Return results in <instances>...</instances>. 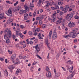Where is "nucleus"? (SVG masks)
<instances>
[{"instance_id": "0eeeda50", "label": "nucleus", "mask_w": 79, "mask_h": 79, "mask_svg": "<svg viewBox=\"0 0 79 79\" xmlns=\"http://www.w3.org/2000/svg\"><path fill=\"white\" fill-rule=\"evenodd\" d=\"M16 58V55L15 54H14L11 56L10 58V60H12V61H13V60H15Z\"/></svg>"}, {"instance_id": "1a4fd4ad", "label": "nucleus", "mask_w": 79, "mask_h": 79, "mask_svg": "<svg viewBox=\"0 0 79 79\" xmlns=\"http://www.w3.org/2000/svg\"><path fill=\"white\" fill-rule=\"evenodd\" d=\"M57 38V34L56 32H54L52 35V39L53 40L56 39Z\"/></svg>"}, {"instance_id": "603ef678", "label": "nucleus", "mask_w": 79, "mask_h": 79, "mask_svg": "<svg viewBox=\"0 0 79 79\" xmlns=\"http://www.w3.org/2000/svg\"><path fill=\"white\" fill-rule=\"evenodd\" d=\"M45 26H46V25L45 24H44L42 26V27L43 28V29H44V28L45 27Z\"/></svg>"}, {"instance_id": "72a5a7b5", "label": "nucleus", "mask_w": 79, "mask_h": 79, "mask_svg": "<svg viewBox=\"0 0 79 79\" xmlns=\"http://www.w3.org/2000/svg\"><path fill=\"white\" fill-rule=\"evenodd\" d=\"M62 24L64 27H65V23H64V22H62Z\"/></svg>"}, {"instance_id": "e2e57ef3", "label": "nucleus", "mask_w": 79, "mask_h": 79, "mask_svg": "<svg viewBox=\"0 0 79 79\" xmlns=\"http://www.w3.org/2000/svg\"><path fill=\"white\" fill-rule=\"evenodd\" d=\"M24 19L25 20H27V17L26 16H24Z\"/></svg>"}, {"instance_id": "c85d7f7f", "label": "nucleus", "mask_w": 79, "mask_h": 79, "mask_svg": "<svg viewBox=\"0 0 79 79\" xmlns=\"http://www.w3.org/2000/svg\"><path fill=\"white\" fill-rule=\"evenodd\" d=\"M28 34L29 35H32V32L31 31H30L28 32Z\"/></svg>"}, {"instance_id": "58836bf2", "label": "nucleus", "mask_w": 79, "mask_h": 79, "mask_svg": "<svg viewBox=\"0 0 79 79\" xmlns=\"http://www.w3.org/2000/svg\"><path fill=\"white\" fill-rule=\"evenodd\" d=\"M16 31L19 32H21V30H20V28H18L17 30Z\"/></svg>"}, {"instance_id": "5701e85b", "label": "nucleus", "mask_w": 79, "mask_h": 79, "mask_svg": "<svg viewBox=\"0 0 79 79\" xmlns=\"http://www.w3.org/2000/svg\"><path fill=\"white\" fill-rule=\"evenodd\" d=\"M19 35L20 37H21L22 39H23V36H24L22 35V34L20 32L19 33Z\"/></svg>"}, {"instance_id": "2eb2a0df", "label": "nucleus", "mask_w": 79, "mask_h": 79, "mask_svg": "<svg viewBox=\"0 0 79 79\" xmlns=\"http://www.w3.org/2000/svg\"><path fill=\"white\" fill-rule=\"evenodd\" d=\"M52 31H50L49 34L48 35V37L49 39H51V37H52Z\"/></svg>"}, {"instance_id": "c756f323", "label": "nucleus", "mask_w": 79, "mask_h": 79, "mask_svg": "<svg viewBox=\"0 0 79 79\" xmlns=\"http://www.w3.org/2000/svg\"><path fill=\"white\" fill-rule=\"evenodd\" d=\"M45 15H42L40 17V19H43V18H44V17H45Z\"/></svg>"}, {"instance_id": "864d4df0", "label": "nucleus", "mask_w": 79, "mask_h": 79, "mask_svg": "<svg viewBox=\"0 0 79 79\" xmlns=\"http://www.w3.org/2000/svg\"><path fill=\"white\" fill-rule=\"evenodd\" d=\"M36 56H37V57H38V58L40 59H42V58L41 57L39 56V55H38V54L36 55Z\"/></svg>"}, {"instance_id": "49530a36", "label": "nucleus", "mask_w": 79, "mask_h": 79, "mask_svg": "<svg viewBox=\"0 0 79 79\" xmlns=\"http://www.w3.org/2000/svg\"><path fill=\"white\" fill-rule=\"evenodd\" d=\"M8 52L10 55H11V54H12V51H10V50H8Z\"/></svg>"}, {"instance_id": "2f4dec72", "label": "nucleus", "mask_w": 79, "mask_h": 79, "mask_svg": "<svg viewBox=\"0 0 79 79\" xmlns=\"http://www.w3.org/2000/svg\"><path fill=\"white\" fill-rule=\"evenodd\" d=\"M69 6L68 5H66L65 6V9L66 10H67V11L68 10V9H69Z\"/></svg>"}, {"instance_id": "de8ad7c7", "label": "nucleus", "mask_w": 79, "mask_h": 79, "mask_svg": "<svg viewBox=\"0 0 79 79\" xmlns=\"http://www.w3.org/2000/svg\"><path fill=\"white\" fill-rule=\"evenodd\" d=\"M39 24H42V20H40L39 22Z\"/></svg>"}, {"instance_id": "7c9ffc66", "label": "nucleus", "mask_w": 79, "mask_h": 79, "mask_svg": "<svg viewBox=\"0 0 79 79\" xmlns=\"http://www.w3.org/2000/svg\"><path fill=\"white\" fill-rule=\"evenodd\" d=\"M52 18L54 19H55V17H56V15L55 14H54L52 15Z\"/></svg>"}, {"instance_id": "6e6d98bb", "label": "nucleus", "mask_w": 79, "mask_h": 79, "mask_svg": "<svg viewBox=\"0 0 79 79\" xmlns=\"http://www.w3.org/2000/svg\"><path fill=\"white\" fill-rule=\"evenodd\" d=\"M58 19H59V20H60V21H61V20H62V19H63V18L62 17L58 18Z\"/></svg>"}, {"instance_id": "9b49d317", "label": "nucleus", "mask_w": 79, "mask_h": 79, "mask_svg": "<svg viewBox=\"0 0 79 79\" xmlns=\"http://www.w3.org/2000/svg\"><path fill=\"white\" fill-rule=\"evenodd\" d=\"M27 12L26 10H21L19 12V14L20 15H23L24 13H26Z\"/></svg>"}, {"instance_id": "6ab92c4d", "label": "nucleus", "mask_w": 79, "mask_h": 79, "mask_svg": "<svg viewBox=\"0 0 79 79\" xmlns=\"http://www.w3.org/2000/svg\"><path fill=\"white\" fill-rule=\"evenodd\" d=\"M61 23V21L58 20H57L56 22V24H60Z\"/></svg>"}, {"instance_id": "cd10ccee", "label": "nucleus", "mask_w": 79, "mask_h": 79, "mask_svg": "<svg viewBox=\"0 0 79 79\" xmlns=\"http://www.w3.org/2000/svg\"><path fill=\"white\" fill-rule=\"evenodd\" d=\"M21 69H18L17 70L16 73H20V72H21Z\"/></svg>"}, {"instance_id": "f03ea898", "label": "nucleus", "mask_w": 79, "mask_h": 79, "mask_svg": "<svg viewBox=\"0 0 79 79\" xmlns=\"http://www.w3.org/2000/svg\"><path fill=\"white\" fill-rule=\"evenodd\" d=\"M6 14L9 17H11L13 16L12 14V11L10 9H9V10H8V11L5 12Z\"/></svg>"}, {"instance_id": "69168bd1", "label": "nucleus", "mask_w": 79, "mask_h": 79, "mask_svg": "<svg viewBox=\"0 0 79 79\" xmlns=\"http://www.w3.org/2000/svg\"><path fill=\"white\" fill-rule=\"evenodd\" d=\"M40 19V18L39 17H36V20H37V21L39 20Z\"/></svg>"}, {"instance_id": "ea45409f", "label": "nucleus", "mask_w": 79, "mask_h": 79, "mask_svg": "<svg viewBox=\"0 0 79 79\" xmlns=\"http://www.w3.org/2000/svg\"><path fill=\"white\" fill-rule=\"evenodd\" d=\"M17 4H18V1H17L16 3L14 4V5L15 6L17 5Z\"/></svg>"}, {"instance_id": "338daca9", "label": "nucleus", "mask_w": 79, "mask_h": 79, "mask_svg": "<svg viewBox=\"0 0 79 79\" xmlns=\"http://www.w3.org/2000/svg\"><path fill=\"white\" fill-rule=\"evenodd\" d=\"M70 7V8H74L75 7V5H73V6H71Z\"/></svg>"}, {"instance_id": "c03bdc74", "label": "nucleus", "mask_w": 79, "mask_h": 79, "mask_svg": "<svg viewBox=\"0 0 79 79\" xmlns=\"http://www.w3.org/2000/svg\"><path fill=\"white\" fill-rule=\"evenodd\" d=\"M75 18L76 19H79V16H77V15H76L75 16Z\"/></svg>"}, {"instance_id": "79ce46f5", "label": "nucleus", "mask_w": 79, "mask_h": 79, "mask_svg": "<svg viewBox=\"0 0 79 79\" xmlns=\"http://www.w3.org/2000/svg\"><path fill=\"white\" fill-rule=\"evenodd\" d=\"M71 63L70 64H73V62H71V60H70L68 61L67 62V63Z\"/></svg>"}, {"instance_id": "39448f33", "label": "nucleus", "mask_w": 79, "mask_h": 79, "mask_svg": "<svg viewBox=\"0 0 79 79\" xmlns=\"http://www.w3.org/2000/svg\"><path fill=\"white\" fill-rule=\"evenodd\" d=\"M73 34H74V32H71V33H70L69 34V35H64L63 37H64V38H66V39H68V37H73Z\"/></svg>"}, {"instance_id": "6e6552de", "label": "nucleus", "mask_w": 79, "mask_h": 79, "mask_svg": "<svg viewBox=\"0 0 79 79\" xmlns=\"http://www.w3.org/2000/svg\"><path fill=\"white\" fill-rule=\"evenodd\" d=\"M68 26L70 27H74V26H75V24L73 22L71 23V22H70L69 23Z\"/></svg>"}, {"instance_id": "8fccbe9b", "label": "nucleus", "mask_w": 79, "mask_h": 79, "mask_svg": "<svg viewBox=\"0 0 79 79\" xmlns=\"http://www.w3.org/2000/svg\"><path fill=\"white\" fill-rule=\"evenodd\" d=\"M19 10V7H18L17 9H16V11H18Z\"/></svg>"}, {"instance_id": "f3484780", "label": "nucleus", "mask_w": 79, "mask_h": 79, "mask_svg": "<svg viewBox=\"0 0 79 79\" xmlns=\"http://www.w3.org/2000/svg\"><path fill=\"white\" fill-rule=\"evenodd\" d=\"M34 5L33 4H31V3H30V9L31 10H33L32 8H34Z\"/></svg>"}, {"instance_id": "a211bd4d", "label": "nucleus", "mask_w": 79, "mask_h": 79, "mask_svg": "<svg viewBox=\"0 0 79 79\" xmlns=\"http://www.w3.org/2000/svg\"><path fill=\"white\" fill-rule=\"evenodd\" d=\"M24 7L26 10L27 11H29V8L28 7H27V6L25 5Z\"/></svg>"}, {"instance_id": "bb28decb", "label": "nucleus", "mask_w": 79, "mask_h": 79, "mask_svg": "<svg viewBox=\"0 0 79 79\" xmlns=\"http://www.w3.org/2000/svg\"><path fill=\"white\" fill-rule=\"evenodd\" d=\"M9 30H8V28H7L6 29H5V30L4 31V32L5 33H6V32H8V31H9Z\"/></svg>"}, {"instance_id": "f704fd0d", "label": "nucleus", "mask_w": 79, "mask_h": 79, "mask_svg": "<svg viewBox=\"0 0 79 79\" xmlns=\"http://www.w3.org/2000/svg\"><path fill=\"white\" fill-rule=\"evenodd\" d=\"M12 11L13 13H15V11H16V8L15 7L12 10Z\"/></svg>"}, {"instance_id": "e433bc0d", "label": "nucleus", "mask_w": 79, "mask_h": 79, "mask_svg": "<svg viewBox=\"0 0 79 79\" xmlns=\"http://www.w3.org/2000/svg\"><path fill=\"white\" fill-rule=\"evenodd\" d=\"M19 32H18V31H16V36H18L19 35Z\"/></svg>"}, {"instance_id": "412c9836", "label": "nucleus", "mask_w": 79, "mask_h": 79, "mask_svg": "<svg viewBox=\"0 0 79 79\" xmlns=\"http://www.w3.org/2000/svg\"><path fill=\"white\" fill-rule=\"evenodd\" d=\"M42 3V0H39L38 2V5L39 6H40V4Z\"/></svg>"}, {"instance_id": "a19ab883", "label": "nucleus", "mask_w": 79, "mask_h": 79, "mask_svg": "<svg viewBox=\"0 0 79 79\" xmlns=\"http://www.w3.org/2000/svg\"><path fill=\"white\" fill-rule=\"evenodd\" d=\"M64 13L62 12H60L59 13V15L60 16H61V15H64Z\"/></svg>"}, {"instance_id": "3c124183", "label": "nucleus", "mask_w": 79, "mask_h": 79, "mask_svg": "<svg viewBox=\"0 0 79 79\" xmlns=\"http://www.w3.org/2000/svg\"><path fill=\"white\" fill-rule=\"evenodd\" d=\"M26 41L27 44H28V45L29 44V39H27Z\"/></svg>"}, {"instance_id": "5fc2aeb1", "label": "nucleus", "mask_w": 79, "mask_h": 79, "mask_svg": "<svg viewBox=\"0 0 79 79\" xmlns=\"http://www.w3.org/2000/svg\"><path fill=\"white\" fill-rule=\"evenodd\" d=\"M66 67L68 68V69H70L71 68V67L68 65H67Z\"/></svg>"}, {"instance_id": "c9c22d12", "label": "nucleus", "mask_w": 79, "mask_h": 79, "mask_svg": "<svg viewBox=\"0 0 79 79\" xmlns=\"http://www.w3.org/2000/svg\"><path fill=\"white\" fill-rule=\"evenodd\" d=\"M60 58V54H57L56 56V59H58Z\"/></svg>"}, {"instance_id": "bf43d9fd", "label": "nucleus", "mask_w": 79, "mask_h": 79, "mask_svg": "<svg viewBox=\"0 0 79 79\" xmlns=\"http://www.w3.org/2000/svg\"><path fill=\"white\" fill-rule=\"evenodd\" d=\"M15 47H17V48L19 47V44H15Z\"/></svg>"}, {"instance_id": "aec40b11", "label": "nucleus", "mask_w": 79, "mask_h": 79, "mask_svg": "<svg viewBox=\"0 0 79 79\" xmlns=\"http://www.w3.org/2000/svg\"><path fill=\"white\" fill-rule=\"evenodd\" d=\"M39 31H40V28H37L35 29V32L37 33L38 32H39Z\"/></svg>"}, {"instance_id": "20e7f679", "label": "nucleus", "mask_w": 79, "mask_h": 79, "mask_svg": "<svg viewBox=\"0 0 79 79\" xmlns=\"http://www.w3.org/2000/svg\"><path fill=\"white\" fill-rule=\"evenodd\" d=\"M39 44L36 45V46H33V48H35L36 50L35 51V53L37 54L38 53H39V52L40 51V48H39V47H38Z\"/></svg>"}, {"instance_id": "a18cd8bd", "label": "nucleus", "mask_w": 79, "mask_h": 79, "mask_svg": "<svg viewBox=\"0 0 79 79\" xmlns=\"http://www.w3.org/2000/svg\"><path fill=\"white\" fill-rule=\"evenodd\" d=\"M29 42L30 45H32V44H33V42H32L31 40Z\"/></svg>"}, {"instance_id": "4be33fe9", "label": "nucleus", "mask_w": 79, "mask_h": 79, "mask_svg": "<svg viewBox=\"0 0 79 79\" xmlns=\"http://www.w3.org/2000/svg\"><path fill=\"white\" fill-rule=\"evenodd\" d=\"M62 11H64V13H66L68 11V10L65 9V8H64L62 10Z\"/></svg>"}, {"instance_id": "9d476101", "label": "nucleus", "mask_w": 79, "mask_h": 79, "mask_svg": "<svg viewBox=\"0 0 79 79\" xmlns=\"http://www.w3.org/2000/svg\"><path fill=\"white\" fill-rule=\"evenodd\" d=\"M46 76L47 77H52V75H51V73L50 72L48 71L46 73Z\"/></svg>"}, {"instance_id": "09e8293b", "label": "nucleus", "mask_w": 79, "mask_h": 79, "mask_svg": "<svg viewBox=\"0 0 79 79\" xmlns=\"http://www.w3.org/2000/svg\"><path fill=\"white\" fill-rule=\"evenodd\" d=\"M39 39H44V38L42 37V36H40L39 37Z\"/></svg>"}, {"instance_id": "ddd939ff", "label": "nucleus", "mask_w": 79, "mask_h": 79, "mask_svg": "<svg viewBox=\"0 0 79 79\" xmlns=\"http://www.w3.org/2000/svg\"><path fill=\"white\" fill-rule=\"evenodd\" d=\"M45 42L46 45H47V46L48 47V48H49L50 49V47H49V46H48V45L50 44L48 43V40L47 39L46 40Z\"/></svg>"}, {"instance_id": "4d7b16f0", "label": "nucleus", "mask_w": 79, "mask_h": 79, "mask_svg": "<svg viewBox=\"0 0 79 79\" xmlns=\"http://www.w3.org/2000/svg\"><path fill=\"white\" fill-rule=\"evenodd\" d=\"M58 4L59 5H62V3H61V2H60L58 3Z\"/></svg>"}, {"instance_id": "473e14b6", "label": "nucleus", "mask_w": 79, "mask_h": 79, "mask_svg": "<svg viewBox=\"0 0 79 79\" xmlns=\"http://www.w3.org/2000/svg\"><path fill=\"white\" fill-rule=\"evenodd\" d=\"M6 43L7 44H10V40L9 39H7L6 40Z\"/></svg>"}, {"instance_id": "f257e3e1", "label": "nucleus", "mask_w": 79, "mask_h": 79, "mask_svg": "<svg viewBox=\"0 0 79 79\" xmlns=\"http://www.w3.org/2000/svg\"><path fill=\"white\" fill-rule=\"evenodd\" d=\"M10 38L11 37V30H9L7 31V34H5L4 35V38L5 40H7V39H9L8 37Z\"/></svg>"}, {"instance_id": "393cba45", "label": "nucleus", "mask_w": 79, "mask_h": 79, "mask_svg": "<svg viewBox=\"0 0 79 79\" xmlns=\"http://www.w3.org/2000/svg\"><path fill=\"white\" fill-rule=\"evenodd\" d=\"M73 66H72V68L71 69H69V71L70 73H72L73 72Z\"/></svg>"}, {"instance_id": "a878e982", "label": "nucleus", "mask_w": 79, "mask_h": 79, "mask_svg": "<svg viewBox=\"0 0 79 79\" xmlns=\"http://www.w3.org/2000/svg\"><path fill=\"white\" fill-rule=\"evenodd\" d=\"M5 75L6 76H8V72H7V71L5 70Z\"/></svg>"}, {"instance_id": "7ed1b4c3", "label": "nucleus", "mask_w": 79, "mask_h": 79, "mask_svg": "<svg viewBox=\"0 0 79 79\" xmlns=\"http://www.w3.org/2000/svg\"><path fill=\"white\" fill-rule=\"evenodd\" d=\"M73 17V14H67V15L66 16V18L68 21H70Z\"/></svg>"}, {"instance_id": "774afa93", "label": "nucleus", "mask_w": 79, "mask_h": 79, "mask_svg": "<svg viewBox=\"0 0 79 79\" xmlns=\"http://www.w3.org/2000/svg\"><path fill=\"white\" fill-rule=\"evenodd\" d=\"M20 27L22 29H23V28H24V26L22 25H20Z\"/></svg>"}, {"instance_id": "052dcab7", "label": "nucleus", "mask_w": 79, "mask_h": 79, "mask_svg": "<svg viewBox=\"0 0 79 79\" xmlns=\"http://www.w3.org/2000/svg\"><path fill=\"white\" fill-rule=\"evenodd\" d=\"M24 16L27 17L28 16V14H27V13L25 14H24Z\"/></svg>"}, {"instance_id": "4468645a", "label": "nucleus", "mask_w": 79, "mask_h": 79, "mask_svg": "<svg viewBox=\"0 0 79 79\" xmlns=\"http://www.w3.org/2000/svg\"><path fill=\"white\" fill-rule=\"evenodd\" d=\"M13 21V20H12L11 19H9V20H7V22H6V23L7 24H10L11 22Z\"/></svg>"}, {"instance_id": "423d86ee", "label": "nucleus", "mask_w": 79, "mask_h": 79, "mask_svg": "<svg viewBox=\"0 0 79 79\" xmlns=\"http://www.w3.org/2000/svg\"><path fill=\"white\" fill-rule=\"evenodd\" d=\"M54 71L55 73V74L56 78L58 79V77H60V73H59L58 72H56V69H54Z\"/></svg>"}, {"instance_id": "f8f14e48", "label": "nucleus", "mask_w": 79, "mask_h": 79, "mask_svg": "<svg viewBox=\"0 0 79 79\" xmlns=\"http://www.w3.org/2000/svg\"><path fill=\"white\" fill-rule=\"evenodd\" d=\"M8 68L10 69H13L15 68V66L10 65L8 67Z\"/></svg>"}, {"instance_id": "b1692460", "label": "nucleus", "mask_w": 79, "mask_h": 79, "mask_svg": "<svg viewBox=\"0 0 79 79\" xmlns=\"http://www.w3.org/2000/svg\"><path fill=\"white\" fill-rule=\"evenodd\" d=\"M77 36V35H76V33H73V36H72V38H75V37H76Z\"/></svg>"}, {"instance_id": "0e129e2a", "label": "nucleus", "mask_w": 79, "mask_h": 79, "mask_svg": "<svg viewBox=\"0 0 79 79\" xmlns=\"http://www.w3.org/2000/svg\"><path fill=\"white\" fill-rule=\"evenodd\" d=\"M29 15L30 16H32V14L31 13V12H30L29 13Z\"/></svg>"}, {"instance_id": "37998d69", "label": "nucleus", "mask_w": 79, "mask_h": 79, "mask_svg": "<svg viewBox=\"0 0 79 79\" xmlns=\"http://www.w3.org/2000/svg\"><path fill=\"white\" fill-rule=\"evenodd\" d=\"M12 37L13 40L15 39V38H16V36H15V35H13Z\"/></svg>"}, {"instance_id": "4c0bfd02", "label": "nucleus", "mask_w": 79, "mask_h": 79, "mask_svg": "<svg viewBox=\"0 0 79 79\" xmlns=\"http://www.w3.org/2000/svg\"><path fill=\"white\" fill-rule=\"evenodd\" d=\"M38 23V21H35V22H34L33 24L34 25H37Z\"/></svg>"}, {"instance_id": "13d9d810", "label": "nucleus", "mask_w": 79, "mask_h": 79, "mask_svg": "<svg viewBox=\"0 0 79 79\" xmlns=\"http://www.w3.org/2000/svg\"><path fill=\"white\" fill-rule=\"evenodd\" d=\"M6 3H9V4H10V3H11V2L9 1H6Z\"/></svg>"}, {"instance_id": "680f3d73", "label": "nucleus", "mask_w": 79, "mask_h": 79, "mask_svg": "<svg viewBox=\"0 0 79 79\" xmlns=\"http://www.w3.org/2000/svg\"><path fill=\"white\" fill-rule=\"evenodd\" d=\"M52 5H55V2H52Z\"/></svg>"}, {"instance_id": "dca6fc26", "label": "nucleus", "mask_w": 79, "mask_h": 79, "mask_svg": "<svg viewBox=\"0 0 79 79\" xmlns=\"http://www.w3.org/2000/svg\"><path fill=\"white\" fill-rule=\"evenodd\" d=\"M4 15V13H2L1 14H0V18L1 19H3L4 18V17L3 16Z\"/></svg>"}]
</instances>
